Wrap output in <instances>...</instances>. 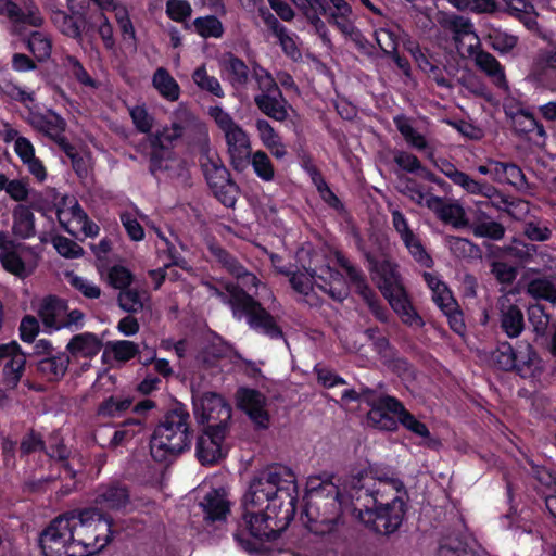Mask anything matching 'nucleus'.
I'll use <instances>...</instances> for the list:
<instances>
[{"mask_svg": "<svg viewBox=\"0 0 556 556\" xmlns=\"http://www.w3.org/2000/svg\"><path fill=\"white\" fill-rule=\"evenodd\" d=\"M427 206L433 208L442 222L452 224L455 227L468 226L470 222L465 218V211L462 205L457 203H445L443 199L438 195H431L427 200Z\"/></svg>", "mask_w": 556, "mask_h": 556, "instance_id": "24", "label": "nucleus"}, {"mask_svg": "<svg viewBox=\"0 0 556 556\" xmlns=\"http://www.w3.org/2000/svg\"><path fill=\"white\" fill-rule=\"evenodd\" d=\"M109 280L115 289H126L132 283L134 275L127 267L114 265L109 270Z\"/></svg>", "mask_w": 556, "mask_h": 556, "instance_id": "63", "label": "nucleus"}, {"mask_svg": "<svg viewBox=\"0 0 556 556\" xmlns=\"http://www.w3.org/2000/svg\"><path fill=\"white\" fill-rule=\"evenodd\" d=\"M52 21L64 36L73 39H81L85 24L84 14L75 16L74 13L68 14L63 10H58L53 13Z\"/></svg>", "mask_w": 556, "mask_h": 556, "instance_id": "32", "label": "nucleus"}, {"mask_svg": "<svg viewBox=\"0 0 556 556\" xmlns=\"http://www.w3.org/2000/svg\"><path fill=\"white\" fill-rule=\"evenodd\" d=\"M152 84L164 99L172 102L179 99L180 87L166 68L159 67L154 72Z\"/></svg>", "mask_w": 556, "mask_h": 556, "instance_id": "36", "label": "nucleus"}, {"mask_svg": "<svg viewBox=\"0 0 556 556\" xmlns=\"http://www.w3.org/2000/svg\"><path fill=\"white\" fill-rule=\"evenodd\" d=\"M527 292L535 300L556 303V287L546 278L532 279L528 285Z\"/></svg>", "mask_w": 556, "mask_h": 556, "instance_id": "47", "label": "nucleus"}, {"mask_svg": "<svg viewBox=\"0 0 556 556\" xmlns=\"http://www.w3.org/2000/svg\"><path fill=\"white\" fill-rule=\"evenodd\" d=\"M129 115L138 132L149 134L151 131L154 118L149 114L144 104L130 108Z\"/></svg>", "mask_w": 556, "mask_h": 556, "instance_id": "58", "label": "nucleus"}, {"mask_svg": "<svg viewBox=\"0 0 556 556\" xmlns=\"http://www.w3.org/2000/svg\"><path fill=\"white\" fill-rule=\"evenodd\" d=\"M440 24L442 27L453 33L455 37H463L473 33V24L471 21L462 15H446L440 21Z\"/></svg>", "mask_w": 556, "mask_h": 556, "instance_id": "52", "label": "nucleus"}, {"mask_svg": "<svg viewBox=\"0 0 556 556\" xmlns=\"http://www.w3.org/2000/svg\"><path fill=\"white\" fill-rule=\"evenodd\" d=\"M403 243L416 263L424 268H432L433 260L416 235H413Z\"/></svg>", "mask_w": 556, "mask_h": 556, "instance_id": "51", "label": "nucleus"}, {"mask_svg": "<svg viewBox=\"0 0 556 556\" xmlns=\"http://www.w3.org/2000/svg\"><path fill=\"white\" fill-rule=\"evenodd\" d=\"M485 41L500 55H505L516 48L518 37L500 28H492L485 37Z\"/></svg>", "mask_w": 556, "mask_h": 556, "instance_id": "41", "label": "nucleus"}, {"mask_svg": "<svg viewBox=\"0 0 556 556\" xmlns=\"http://www.w3.org/2000/svg\"><path fill=\"white\" fill-rule=\"evenodd\" d=\"M368 421L380 430L392 431L397 428V421L394 416H390L387 412L377 408L371 405V409L368 413Z\"/></svg>", "mask_w": 556, "mask_h": 556, "instance_id": "62", "label": "nucleus"}, {"mask_svg": "<svg viewBox=\"0 0 556 556\" xmlns=\"http://www.w3.org/2000/svg\"><path fill=\"white\" fill-rule=\"evenodd\" d=\"M514 370L522 378L535 377L545 368V361L536 350H516Z\"/></svg>", "mask_w": 556, "mask_h": 556, "instance_id": "26", "label": "nucleus"}, {"mask_svg": "<svg viewBox=\"0 0 556 556\" xmlns=\"http://www.w3.org/2000/svg\"><path fill=\"white\" fill-rule=\"evenodd\" d=\"M223 68L228 80L235 88L244 87L249 81L250 70L245 62L233 53H227L223 61Z\"/></svg>", "mask_w": 556, "mask_h": 556, "instance_id": "30", "label": "nucleus"}, {"mask_svg": "<svg viewBox=\"0 0 556 556\" xmlns=\"http://www.w3.org/2000/svg\"><path fill=\"white\" fill-rule=\"evenodd\" d=\"M242 520L250 535L260 540L275 539L276 532L285 529L275 526L274 519L267 516V510L258 511L257 509H244Z\"/></svg>", "mask_w": 556, "mask_h": 556, "instance_id": "18", "label": "nucleus"}, {"mask_svg": "<svg viewBox=\"0 0 556 556\" xmlns=\"http://www.w3.org/2000/svg\"><path fill=\"white\" fill-rule=\"evenodd\" d=\"M26 47L39 63L48 61L52 53L51 39L39 30H34L29 34L26 39Z\"/></svg>", "mask_w": 556, "mask_h": 556, "instance_id": "38", "label": "nucleus"}, {"mask_svg": "<svg viewBox=\"0 0 556 556\" xmlns=\"http://www.w3.org/2000/svg\"><path fill=\"white\" fill-rule=\"evenodd\" d=\"M194 31L202 38H222L225 28L216 15L199 16L192 22Z\"/></svg>", "mask_w": 556, "mask_h": 556, "instance_id": "42", "label": "nucleus"}, {"mask_svg": "<svg viewBox=\"0 0 556 556\" xmlns=\"http://www.w3.org/2000/svg\"><path fill=\"white\" fill-rule=\"evenodd\" d=\"M64 66L71 75L84 87L97 89L99 81L92 78L84 67L83 63L72 54H67L63 60Z\"/></svg>", "mask_w": 556, "mask_h": 556, "instance_id": "44", "label": "nucleus"}, {"mask_svg": "<svg viewBox=\"0 0 556 556\" xmlns=\"http://www.w3.org/2000/svg\"><path fill=\"white\" fill-rule=\"evenodd\" d=\"M0 90L11 100L23 104L35 100L33 92H27L11 79H3L0 83Z\"/></svg>", "mask_w": 556, "mask_h": 556, "instance_id": "60", "label": "nucleus"}, {"mask_svg": "<svg viewBox=\"0 0 556 556\" xmlns=\"http://www.w3.org/2000/svg\"><path fill=\"white\" fill-rule=\"evenodd\" d=\"M528 320L533 327L536 337H544L548 329L549 316L540 304L528 307Z\"/></svg>", "mask_w": 556, "mask_h": 556, "instance_id": "57", "label": "nucleus"}, {"mask_svg": "<svg viewBox=\"0 0 556 556\" xmlns=\"http://www.w3.org/2000/svg\"><path fill=\"white\" fill-rule=\"evenodd\" d=\"M68 363L70 356L65 352H59L40 359L37 368L48 380H58L66 372Z\"/></svg>", "mask_w": 556, "mask_h": 556, "instance_id": "34", "label": "nucleus"}, {"mask_svg": "<svg viewBox=\"0 0 556 556\" xmlns=\"http://www.w3.org/2000/svg\"><path fill=\"white\" fill-rule=\"evenodd\" d=\"M0 14L7 16L15 27L27 25L39 28L45 22L39 7L33 0H25L23 8L13 0H0Z\"/></svg>", "mask_w": 556, "mask_h": 556, "instance_id": "13", "label": "nucleus"}, {"mask_svg": "<svg viewBox=\"0 0 556 556\" xmlns=\"http://www.w3.org/2000/svg\"><path fill=\"white\" fill-rule=\"evenodd\" d=\"M252 76L257 83V86L262 93L279 96V98H281V100L285 102V98L282 96L281 90L278 87V84L266 68L262 67L258 64H255V66L253 67Z\"/></svg>", "mask_w": 556, "mask_h": 556, "instance_id": "50", "label": "nucleus"}, {"mask_svg": "<svg viewBox=\"0 0 556 556\" xmlns=\"http://www.w3.org/2000/svg\"><path fill=\"white\" fill-rule=\"evenodd\" d=\"M386 300L403 324L415 328L424 326V319L414 307L406 289Z\"/></svg>", "mask_w": 556, "mask_h": 556, "instance_id": "22", "label": "nucleus"}, {"mask_svg": "<svg viewBox=\"0 0 556 556\" xmlns=\"http://www.w3.org/2000/svg\"><path fill=\"white\" fill-rule=\"evenodd\" d=\"M490 189V191H485L484 198L489 199L492 206L497 210H502L510 214L513 207H517L520 204H527L526 202H521L520 200L504 194L491 184Z\"/></svg>", "mask_w": 556, "mask_h": 556, "instance_id": "56", "label": "nucleus"}, {"mask_svg": "<svg viewBox=\"0 0 556 556\" xmlns=\"http://www.w3.org/2000/svg\"><path fill=\"white\" fill-rule=\"evenodd\" d=\"M205 519L210 521L223 520L229 513V502L225 497L224 490L210 491L201 502Z\"/></svg>", "mask_w": 556, "mask_h": 556, "instance_id": "27", "label": "nucleus"}, {"mask_svg": "<svg viewBox=\"0 0 556 556\" xmlns=\"http://www.w3.org/2000/svg\"><path fill=\"white\" fill-rule=\"evenodd\" d=\"M328 23L337 27L344 36L352 38L356 43L361 45L362 41H367L350 16H342L340 12H329Z\"/></svg>", "mask_w": 556, "mask_h": 556, "instance_id": "46", "label": "nucleus"}, {"mask_svg": "<svg viewBox=\"0 0 556 556\" xmlns=\"http://www.w3.org/2000/svg\"><path fill=\"white\" fill-rule=\"evenodd\" d=\"M292 2L303 12L308 23L315 28L324 22L320 15H329L330 7L326 0H292Z\"/></svg>", "mask_w": 556, "mask_h": 556, "instance_id": "40", "label": "nucleus"}, {"mask_svg": "<svg viewBox=\"0 0 556 556\" xmlns=\"http://www.w3.org/2000/svg\"><path fill=\"white\" fill-rule=\"evenodd\" d=\"M132 404L130 397L119 399L110 396L103 401L98 407V415L104 417H119L124 412L129 409Z\"/></svg>", "mask_w": 556, "mask_h": 556, "instance_id": "53", "label": "nucleus"}, {"mask_svg": "<svg viewBox=\"0 0 556 556\" xmlns=\"http://www.w3.org/2000/svg\"><path fill=\"white\" fill-rule=\"evenodd\" d=\"M298 485L293 471L282 465H271L258 471L243 495V509L267 510L278 528H287L295 516Z\"/></svg>", "mask_w": 556, "mask_h": 556, "instance_id": "2", "label": "nucleus"}, {"mask_svg": "<svg viewBox=\"0 0 556 556\" xmlns=\"http://www.w3.org/2000/svg\"><path fill=\"white\" fill-rule=\"evenodd\" d=\"M210 254L214 260L232 277L241 281L248 287H257L260 280L251 271H249L239 260L216 242H211L207 245Z\"/></svg>", "mask_w": 556, "mask_h": 556, "instance_id": "15", "label": "nucleus"}, {"mask_svg": "<svg viewBox=\"0 0 556 556\" xmlns=\"http://www.w3.org/2000/svg\"><path fill=\"white\" fill-rule=\"evenodd\" d=\"M250 164L255 175L263 181H271L275 177V167L266 152L258 150L252 154Z\"/></svg>", "mask_w": 556, "mask_h": 556, "instance_id": "49", "label": "nucleus"}, {"mask_svg": "<svg viewBox=\"0 0 556 556\" xmlns=\"http://www.w3.org/2000/svg\"><path fill=\"white\" fill-rule=\"evenodd\" d=\"M192 80L201 90L207 91L217 98L225 97V92L218 79L208 75L205 65H201L194 70Z\"/></svg>", "mask_w": 556, "mask_h": 556, "instance_id": "45", "label": "nucleus"}, {"mask_svg": "<svg viewBox=\"0 0 556 556\" xmlns=\"http://www.w3.org/2000/svg\"><path fill=\"white\" fill-rule=\"evenodd\" d=\"M53 245L58 253L65 258H78L85 253L77 242L64 236H56L53 239Z\"/></svg>", "mask_w": 556, "mask_h": 556, "instance_id": "59", "label": "nucleus"}, {"mask_svg": "<svg viewBox=\"0 0 556 556\" xmlns=\"http://www.w3.org/2000/svg\"><path fill=\"white\" fill-rule=\"evenodd\" d=\"M319 271L315 279L316 286L332 300L343 302L350 294V288H352L349 278H344L338 269L329 265L320 267Z\"/></svg>", "mask_w": 556, "mask_h": 556, "instance_id": "16", "label": "nucleus"}, {"mask_svg": "<svg viewBox=\"0 0 556 556\" xmlns=\"http://www.w3.org/2000/svg\"><path fill=\"white\" fill-rule=\"evenodd\" d=\"M478 358L501 370H514L516 350H477Z\"/></svg>", "mask_w": 556, "mask_h": 556, "instance_id": "37", "label": "nucleus"}, {"mask_svg": "<svg viewBox=\"0 0 556 556\" xmlns=\"http://www.w3.org/2000/svg\"><path fill=\"white\" fill-rule=\"evenodd\" d=\"M237 406L242 409L257 429H267L270 417L266 409V396L255 389L239 388L236 392Z\"/></svg>", "mask_w": 556, "mask_h": 556, "instance_id": "12", "label": "nucleus"}, {"mask_svg": "<svg viewBox=\"0 0 556 556\" xmlns=\"http://www.w3.org/2000/svg\"><path fill=\"white\" fill-rule=\"evenodd\" d=\"M475 62L478 68L491 77L497 87L506 86L504 67L493 54L480 50L476 54Z\"/></svg>", "mask_w": 556, "mask_h": 556, "instance_id": "33", "label": "nucleus"}, {"mask_svg": "<svg viewBox=\"0 0 556 556\" xmlns=\"http://www.w3.org/2000/svg\"><path fill=\"white\" fill-rule=\"evenodd\" d=\"M94 503L101 509L119 510L130 503V493L125 484L111 482L98 489Z\"/></svg>", "mask_w": 556, "mask_h": 556, "instance_id": "20", "label": "nucleus"}, {"mask_svg": "<svg viewBox=\"0 0 556 556\" xmlns=\"http://www.w3.org/2000/svg\"><path fill=\"white\" fill-rule=\"evenodd\" d=\"M12 233L14 237L26 240L36 236V218L31 207L18 203L12 211Z\"/></svg>", "mask_w": 556, "mask_h": 556, "instance_id": "23", "label": "nucleus"}, {"mask_svg": "<svg viewBox=\"0 0 556 556\" xmlns=\"http://www.w3.org/2000/svg\"><path fill=\"white\" fill-rule=\"evenodd\" d=\"M500 323L502 331L511 339L518 338L525 329L523 313L516 304L501 309Z\"/></svg>", "mask_w": 556, "mask_h": 556, "instance_id": "29", "label": "nucleus"}, {"mask_svg": "<svg viewBox=\"0 0 556 556\" xmlns=\"http://www.w3.org/2000/svg\"><path fill=\"white\" fill-rule=\"evenodd\" d=\"M505 113L510 118L513 129L516 134L520 136L529 134H536L539 137L546 136L544 126L528 109L518 108L516 111L505 110Z\"/></svg>", "mask_w": 556, "mask_h": 556, "instance_id": "21", "label": "nucleus"}, {"mask_svg": "<svg viewBox=\"0 0 556 556\" xmlns=\"http://www.w3.org/2000/svg\"><path fill=\"white\" fill-rule=\"evenodd\" d=\"M225 290L231 293L229 308L236 320L244 319L254 329L271 339L282 338L283 332L274 316L243 288L232 282L225 285Z\"/></svg>", "mask_w": 556, "mask_h": 556, "instance_id": "7", "label": "nucleus"}, {"mask_svg": "<svg viewBox=\"0 0 556 556\" xmlns=\"http://www.w3.org/2000/svg\"><path fill=\"white\" fill-rule=\"evenodd\" d=\"M67 513L55 517L40 533L43 556H81Z\"/></svg>", "mask_w": 556, "mask_h": 556, "instance_id": "8", "label": "nucleus"}, {"mask_svg": "<svg viewBox=\"0 0 556 556\" xmlns=\"http://www.w3.org/2000/svg\"><path fill=\"white\" fill-rule=\"evenodd\" d=\"M397 131L412 148L424 151L428 148L427 139L419 134L412 125V119L405 114H397L393 117Z\"/></svg>", "mask_w": 556, "mask_h": 556, "instance_id": "35", "label": "nucleus"}, {"mask_svg": "<svg viewBox=\"0 0 556 556\" xmlns=\"http://www.w3.org/2000/svg\"><path fill=\"white\" fill-rule=\"evenodd\" d=\"M65 348H139L138 344L131 341H109L105 345L93 333L86 332L75 334Z\"/></svg>", "mask_w": 556, "mask_h": 556, "instance_id": "39", "label": "nucleus"}, {"mask_svg": "<svg viewBox=\"0 0 556 556\" xmlns=\"http://www.w3.org/2000/svg\"><path fill=\"white\" fill-rule=\"evenodd\" d=\"M0 263L5 271L24 279L31 275L33 270L27 269L25 262L17 251L0 252Z\"/></svg>", "mask_w": 556, "mask_h": 556, "instance_id": "43", "label": "nucleus"}, {"mask_svg": "<svg viewBox=\"0 0 556 556\" xmlns=\"http://www.w3.org/2000/svg\"><path fill=\"white\" fill-rule=\"evenodd\" d=\"M67 515L81 556L93 555L111 542L113 520L101 513L99 507L74 510Z\"/></svg>", "mask_w": 556, "mask_h": 556, "instance_id": "5", "label": "nucleus"}, {"mask_svg": "<svg viewBox=\"0 0 556 556\" xmlns=\"http://www.w3.org/2000/svg\"><path fill=\"white\" fill-rule=\"evenodd\" d=\"M438 556H475V554L458 539H448L440 545Z\"/></svg>", "mask_w": 556, "mask_h": 556, "instance_id": "64", "label": "nucleus"}, {"mask_svg": "<svg viewBox=\"0 0 556 556\" xmlns=\"http://www.w3.org/2000/svg\"><path fill=\"white\" fill-rule=\"evenodd\" d=\"M254 102L258 110L269 118L283 122L288 117L287 101L283 102L279 96L260 93L254 97Z\"/></svg>", "mask_w": 556, "mask_h": 556, "instance_id": "31", "label": "nucleus"}, {"mask_svg": "<svg viewBox=\"0 0 556 556\" xmlns=\"http://www.w3.org/2000/svg\"><path fill=\"white\" fill-rule=\"evenodd\" d=\"M67 311V301L53 294L45 296L38 308V316L43 325L45 332L52 333L61 330V324Z\"/></svg>", "mask_w": 556, "mask_h": 556, "instance_id": "17", "label": "nucleus"}, {"mask_svg": "<svg viewBox=\"0 0 556 556\" xmlns=\"http://www.w3.org/2000/svg\"><path fill=\"white\" fill-rule=\"evenodd\" d=\"M191 417L181 404L168 409L156 425L150 439V454L155 462L175 459L191 446Z\"/></svg>", "mask_w": 556, "mask_h": 556, "instance_id": "4", "label": "nucleus"}, {"mask_svg": "<svg viewBox=\"0 0 556 556\" xmlns=\"http://www.w3.org/2000/svg\"><path fill=\"white\" fill-rule=\"evenodd\" d=\"M349 496L352 515L380 535L395 533L408 510L409 495L403 481L371 467L353 478Z\"/></svg>", "mask_w": 556, "mask_h": 556, "instance_id": "1", "label": "nucleus"}, {"mask_svg": "<svg viewBox=\"0 0 556 556\" xmlns=\"http://www.w3.org/2000/svg\"><path fill=\"white\" fill-rule=\"evenodd\" d=\"M468 227L476 238H486L490 240H501L505 235V227L484 214H477L469 223Z\"/></svg>", "mask_w": 556, "mask_h": 556, "instance_id": "28", "label": "nucleus"}, {"mask_svg": "<svg viewBox=\"0 0 556 556\" xmlns=\"http://www.w3.org/2000/svg\"><path fill=\"white\" fill-rule=\"evenodd\" d=\"M227 148L232 168L239 173L245 170L250 165V159L252 157L250 142L243 143L242 146L236 144Z\"/></svg>", "mask_w": 556, "mask_h": 556, "instance_id": "54", "label": "nucleus"}, {"mask_svg": "<svg viewBox=\"0 0 556 556\" xmlns=\"http://www.w3.org/2000/svg\"><path fill=\"white\" fill-rule=\"evenodd\" d=\"M199 162L205 180L215 197L225 205L232 206L236 202L238 186L229 170L222 163L217 153H212L208 132L204 124H199L195 131Z\"/></svg>", "mask_w": 556, "mask_h": 556, "instance_id": "6", "label": "nucleus"}, {"mask_svg": "<svg viewBox=\"0 0 556 556\" xmlns=\"http://www.w3.org/2000/svg\"><path fill=\"white\" fill-rule=\"evenodd\" d=\"M39 119L46 127V129H43V134L55 142L60 150L71 159L77 152V149L64 135H62L66 126L65 121L58 114L54 115V121L48 119L43 115H39Z\"/></svg>", "mask_w": 556, "mask_h": 556, "instance_id": "25", "label": "nucleus"}, {"mask_svg": "<svg viewBox=\"0 0 556 556\" xmlns=\"http://www.w3.org/2000/svg\"><path fill=\"white\" fill-rule=\"evenodd\" d=\"M228 431L225 430H203L198 437L195 443V456L204 465H214L225 457L223 442Z\"/></svg>", "mask_w": 556, "mask_h": 556, "instance_id": "14", "label": "nucleus"}, {"mask_svg": "<svg viewBox=\"0 0 556 556\" xmlns=\"http://www.w3.org/2000/svg\"><path fill=\"white\" fill-rule=\"evenodd\" d=\"M305 501V525L312 533L331 534L343 525L339 486L331 480L311 478Z\"/></svg>", "mask_w": 556, "mask_h": 556, "instance_id": "3", "label": "nucleus"}, {"mask_svg": "<svg viewBox=\"0 0 556 556\" xmlns=\"http://www.w3.org/2000/svg\"><path fill=\"white\" fill-rule=\"evenodd\" d=\"M364 256L368 263V269L372 274L374 279H377V287L384 299L403 292L406 289L396 263L389 258L380 261L368 251L364 253Z\"/></svg>", "mask_w": 556, "mask_h": 556, "instance_id": "11", "label": "nucleus"}, {"mask_svg": "<svg viewBox=\"0 0 556 556\" xmlns=\"http://www.w3.org/2000/svg\"><path fill=\"white\" fill-rule=\"evenodd\" d=\"M110 432L109 428H101L96 431L94 440L103 447L114 448L121 445L124 441L134 437V433H130L128 430H116L113 433V437L106 441V437Z\"/></svg>", "mask_w": 556, "mask_h": 556, "instance_id": "61", "label": "nucleus"}, {"mask_svg": "<svg viewBox=\"0 0 556 556\" xmlns=\"http://www.w3.org/2000/svg\"><path fill=\"white\" fill-rule=\"evenodd\" d=\"M198 422L206 425L204 430L229 431L231 406L217 393L206 392L193 401Z\"/></svg>", "mask_w": 556, "mask_h": 556, "instance_id": "9", "label": "nucleus"}, {"mask_svg": "<svg viewBox=\"0 0 556 556\" xmlns=\"http://www.w3.org/2000/svg\"><path fill=\"white\" fill-rule=\"evenodd\" d=\"M337 264L345 271L353 291L362 298L367 304L372 315L380 321L388 318V309L381 304L375 290L369 286L367 277L363 269L352 264L349 258L338 252L336 254Z\"/></svg>", "mask_w": 556, "mask_h": 556, "instance_id": "10", "label": "nucleus"}, {"mask_svg": "<svg viewBox=\"0 0 556 556\" xmlns=\"http://www.w3.org/2000/svg\"><path fill=\"white\" fill-rule=\"evenodd\" d=\"M13 354L4 366V380L8 388L13 389L20 378L25 365V354L22 350H12Z\"/></svg>", "mask_w": 556, "mask_h": 556, "instance_id": "48", "label": "nucleus"}, {"mask_svg": "<svg viewBox=\"0 0 556 556\" xmlns=\"http://www.w3.org/2000/svg\"><path fill=\"white\" fill-rule=\"evenodd\" d=\"M192 7L188 0H167L165 13L176 23H185L192 15Z\"/></svg>", "mask_w": 556, "mask_h": 556, "instance_id": "55", "label": "nucleus"}, {"mask_svg": "<svg viewBox=\"0 0 556 556\" xmlns=\"http://www.w3.org/2000/svg\"><path fill=\"white\" fill-rule=\"evenodd\" d=\"M531 74L533 79L542 87L556 90V46L538 55Z\"/></svg>", "mask_w": 556, "mask_h": 556, "instance_id": "19", "label": "nucleus"}]
</instances>
